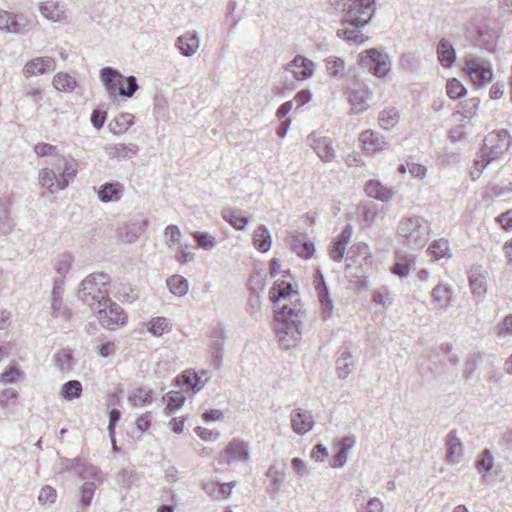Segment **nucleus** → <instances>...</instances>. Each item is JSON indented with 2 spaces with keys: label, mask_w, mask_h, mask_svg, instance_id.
Returning a JSON list of instances; mask_svg holds the SVG:
<instances>
[{
  "label": "nucleus",
  "mask_w": 512,
  "mask_h": 512,
  "mask_svg": "<svg viewBox=\"0 0 512 512\" xmlns=\"http://www.w3.org/2000/svg\"><path fill=\"white\" fill-rule=\"evenodd\" d=\"M96 485L94 482H85L80 491V507L86 509L92 502Z\"/></svg>",
  "instance_id": "obj_51"
},
{
  "label": "nucleus",
  "mask_w": 512,
  "mask_h": 512,
  "mask_svg": "<svg viewBox=\"0 0 512 512\" xmlns=\"http://www.w3.org/2000/svg\"><path fill=\"white\" fill-rule=\"evenodd\" d=\"M437 56L440 64L450 68L456 60V51L453 45L445 38H442L437 45Z\"/></svg>",
  "instance_id": "obj_32"
},
{
  "label": "nucleus",
  "mask_w": 512,
  "mask_h": 512,
  "mask_svg": "<svg viewBox=\"0 0 512 512\" xmlns=\"http://www.w3.org/2000/svg\"><path fill=\"white\" fill-rule=\"evenodd\" d=\"M446 91H447V95L451 99L461 98L464 95H466V93H467V89L465 88V86L462 84V82H460L456 78H452V79L448 80V82L446 84Z\"/></svg>",
  "instance_id": "obj_52"
},
{
  "label": "nucleus",
  "mask_w": 512,
  "mask_h": 512,
  "mask_svg": "<svg viewBox=\"0 0 512 512\" xmlns=\"http://www.w3.org/2000/svg\"><path fill=\"white\" fill-rule=\"evenodd\" d=\"M483 142L480 156L475 160L474 168L470 172L473 180L478 179L488 164L502 158L504 153L512 146V138L505 129L490 132Z\"/></svg>",
  "instance_id": "obj_3"
},
{
  "label": "nucleus",
  "mask_w": 512,
  "mask_h": 512,
  "mask_svg": "<svg viewBox=\"0 0 512 512\" xmlns=\"http://www.w3.org/2000/svg\"><path fill=\"white\" fill-rule=\"evenodd\" d=\"M54 87L63 92H71L76 87V80L68 73H57L53 78Z\"/></svg>",
  "instance_id": "obj_46"
},
{
  "label": "nucleus",
  "mask_w": 512,
  "mask_h": 512,
  "mask_svg": "<svg viewBox=\"0 0 512 512\" xmlns=\"http://www.w3.org/2000/svg\"><path fill=\"white\" fill-rule=\"evenodd\" d=\"M175 258L180 264H186L194 259V254L189 250L187 244H179Z\"/></svg>",
  "instance_id": "obj_63"
},
{
  "label": "nucleus",
  "mask_w": 512,
  "mask_h": 512,
  "mask_svg": "<svg viewBox=\"0 0 512 512\" xmlns=\"http://www.w3.org/2000/svg\"><path fill=\"white\" fill-rule=\"evenodd\" d=\"M429 252L435 259H441L448 256L449 244L445 239L435 240L429 246Z\"/></svg>",
  "instance_id": "obj_53"
},
{
  "label": "nucleus",
  "mask_w": 512,
  "mask_h": 512,
  "mask_svg": "<svg viewBox=\"0 0 512 512\" xmlns=\"http://www.w3.org/2000/svg\"><path fill=\"white\" fill-rule=\"evenodd\" d=\"M360 141L363 144L365 152L369 155H374L383 149V138L379 133L367 130L361 133Z\"/></svg>",
  "instance_id": "obj_31"
},
{
  "label": "nucleus",
  "mask_w": 512,
  "mask_h": 512,
  "mask_svg": "<svg viewBox=\"0 0 512 512\" xmlns=\"http://www.w3.org/2000/svg\"><path fill=\"white\" fill-rule=\"evenodd\" d=\"M124 185L119 181L105 182L97 189V196L102 203L118 202L123 197Z\"/></svg>",
  "instance_id": "obj_22"
},
{
  "label": "nucleus",
  "mask_w": 512,
  "mask_h": 512,
  "mask_svg": "<svg viewBox=\"0 0 512 512\" xmlns=\"http://www.w3.org/2000/svg\"><path fill=\"white\" fill-rule=\"evenodd\" d=\"M128 401L132 406H144L152 402V391L138 387L130 392Z\"/></svg>",
  "instance_id": "obj_43"
},
{
  "label": "nucleus",
  "mask_w": 512,
  "mask_h": 512,
  "mask_svg": "<svg viewBox=\"0 0 512 512\" xmlns=\"http://www.w3.org/2000/svg\"><path fill=\"white\" fill-rule=\"evenodd\" d=\"M71 359V354L66 350L58 352L54 357L55 365L61 371H68L71 369Z\"/></svg>",
  "instance_id": "obj_57"
},
{
  "label": "nucleus",
  "mask_w": 512,
  "mask_h": 512,
  "mask_svg": "<svg viewBox=\"0 0 512 512\" xmlns=\"http://www.w3.org/2000/svg\"><path fill=\"white\" fill-rule=\"evenodd\" d=\"M291 429L297 435L303 436L314 427V417L308 410L295 408L290 413Z\"/></svg>",
  "instance_id": "obj_14"
},
{
  "label": "nucleus",
  "mask_w": 512,
  "mask_h": 512,
  "mask_svg": "<svg viewBox=\"0 0 512 512\" xmlns=\"http://www.w3.org/2000/svg\"><path fill=\"white\" fill-rule=\"evenodd\" d=\"M251 460L249 442L241 438L231 439L222 454V461L227 465L247 464Z\"/></svg>",
  "instance_id": "obj_9"
},
{
  "label": "nucleus",
  "mask_w": 512,
  "mask_h": 512,
  "mask_svg": "<svg viewBox=\"0 0 512 512\" xmlns=\"http://www.w3.org/2000/svg\"><path fill=\"white\" fill-rule=\"evenodd\" d=\"M375 0H343L342 11L344 28L337 31V35L351 44L360 45L366 42L367 37L361 32L372 19Z\"/></svg>",
  "instance_id": "obj_2"
},
{
  "label": "nucleus",
  "mask_w": 512,
  "mask_h": 512,
  "mask_svg": "<svg viewBox=\"0 0 512 512\" xmlns=\"http://www.w3.org/2000/svg\"><path fill=\"white\" fill-rule=\"evenodd\" d=\"M254 246L261 252H267L271 248V234L265 225L258 226L253 235Z\"/></svg>",
  "instance_id": "obj_38"
},
{
  "label": "nucleus",
  "mask_w": 512,
  "mask_h": 512,
  "mask_svg": "<svg viewBox=\"0 0 512 512\" xmlns=\"http://www.w3.org/2000/svg\"><path fill=\"white\" fill-rule=\"evenodd\" d=\"M56 170V182L60 180L67 184V187L77 175L78 167L74 159L65 156H57V159L51 162Z\"/></svg>",
  "instance_id": "obj_13"
},
{
  "label": "nucleus",
  "mask_w": 512,
  "mask_h": 512,
  "mask_svg": "<svg viewBox=\"0 0 512 512\" xmlns=\"http://www.w3.org/2000/svg\"><path fill=\"white\" fill-rule=\"evenodd\" d=\"M106 120V112L95 109L91 114V123L97 130L101 129Z\"/></svg>",
  "instance_id": "obj_64"
},
{
  "label": "nucleus",
  "mask_w": 512,
  "mask_h": 512,
  "mask_svg": "<svg viewBox=\"0 0 512 512\" xmlns=\"http://www.w3.org/2000/svg\"><path fill=\"white\" fill-rule=\"evenodd\" d=\"M56 68L55 61L51 57H37L28 61L23 73L26 77L41 75L54 71Z\"/></svg>",
  "instance_id": "obj_24"
},
{
  "label": "nucleus",
  "mask_w": 512,
  "mask_h": 512,
  "mask_svg": "<svg viewBox=\"0 0 512 512\" xmlns=\"http://www.w3.org/2000/svg\"><path fill=\"white\" fill-rule=\"evenodd\" d=\"M493 466L494 459L492 453L488 449L483 450L476 461L477 470L482 473L483 478H486L490 475Z\"/></svg>",
  "instance_id": "obj_42"
},
{
  "label": "nucleus",
  "mask_w": 512,
  "mask_h": 512,
  "mask_svg": "<svg viewBox=\"0 0 512 512\" xmlns=\"http://www.w3.org/2000/svg\"><path fill=\"white\" fill-rule=\"evenodd\" d=\"M16 399L17 392L14 389H5L0 394V407L3 409L11 408L15 405Z\"/></svg>",
  "instance_id": "obj_58"
},
{
  "label": "nucleus",
  "mask_w": 512,
  "mask_h": 512,
  "mask_svg": "<svg viewBox=\"0 0 512 512\" xmlns=\"http://www.w3.org/2000/svg\"><path fill=\"white\" fill-rule=\"evenodd\" d=\"M57 498V492L56 490L51 486H44L38 495V501L41 504H48L51 505L56 501Z\"/></svg>",
  "instance_id": "obj_59"
},
{
  "label": "nucleus",
  "mask_w": 512,
  "mask_h": 512,
  "mask_svg": "<svg viewBox=\"0 0 512 512\" xmlns=\"http://www.w3.org/2000/svg\"><path fill=\"white\" fill-rule=\"evenodd\" d=\"M314 284L317 293V298L320 304V317L322 321H328L333 316L334 303L332 298L330 297L327 284L320 270H317L314 275Z\"/></svg>",
  "instance_id": "obj_10"
},
{
  "label": "nucleus",
  "mask_w": 512,
  "mask_h": 512,
  "mask_svg": "<svg viewBox=\"0 0 512 512\" xmlns=\"http://www.w3.org/2000/svg\"><path fill=\"white\" fill-rule=\"evenodd\" d=\"M352 235L353 227L348 224L343 228L340 235L331 243L329 255L333 261L340 262L343 259Z\"/></svg>",
  "instance_id": "obj_20"
},
{
  "label": "nucleus",
  "mask_w": 512,
  "mask_h": 512,
  "mask_svg": "<svg viewBox=\"0 0 512 512\" xmlns=\"http://www.w3.org/2000/svg\"><path fill=\"white\" fill-rule=\"evenodd\" d=\"M74 257L71 253L65 252L57 255L52 261V267L55 271L54 286H62L72 267Z\"/></svg>",
  "instance_id": "obj_19"
},
{
  "label": "nucleus",
  "mask_w": 512,
  "mask_h": 512,
  "mask_svg": "<svg viewBox=\"0 0 512 512\" xmlns=\"http://www.w3.org/2000/svg\"><path fill=\"white\" fill-rule=\"evenodd\" d=\"M163 400L166 401L165 411L167 413H174L183 406L186 397L182 392L172 391L167 393Z\"/></svg>",
  "instance_id": "obj_44"
},
{
  "label": "nucleus",
  "mask_w": 512,
  "mask_h": 512,
  "mask_svg": "<svg viewBox=\"0 0 512 512\" xmlns=\"http://www.w3.org/2000/svg\"><path fill=\"white\" fill-rule=\"evenodd\" d=\"M133 119L134 116L130 113H120L109 123V130L115 135L123 134L133 124Z\"/></svg>",
  "instance_id": "obj_37"
},
{
  "label": "nucleus",
  "mask_w": 512,
  "mask_h": 512,
  "mask_svg": "<svg viewBox=\"0 0 512 512\" xmlns=\"http://www.w3.org/2000/svg\"><path fill=\"white\" fill-rule=\"evenodd\" d=\"M169 291L175 296L182 297L188 293L189 283L186 278L181 275H172L166 280Z\"/></svg>",
  "instance_id": "obj_40"
},
{
  "label": "nucleus",
  "mask_w": 512,
  "mask_h": 512,
  "mask_svg": "<svg viewBox=\"0 0 512 512\" xmlns=\"http://www.w3.org/2000/svg\"><path fill=\"white\" fill-rule=\"evenodd\" d=\"M12 229L7 203L0 199V234H7Z\"/></svg>",
  "instance_id": "obj_54"
},
{
  "label": "nucleus",
  "mask_w": 512,
  "mask_h": 512,
  "mask_svg": "<svg viewBox=\"0 0 512 512\" xmlns=\"http://www.w3.org/2000/svg\"><path fill=\"white\" fill-rule=\"evenodd\" d=\"M147 226V220L144 218L132 219L124 223L117 229L119 238L127 243L137 241Z\"/></svg>",
  "instance_id": "obj_16"
},
{
  "label": "nucleus",
  "mask_w": 512,
  "mask_h": 512,
  "mask_svg": "<svg viewBox=\"0 0 512 512\" xmlns=\"http://www.w3.org/2000/svg\"><path fill=\"white\" fill-rule=\"evenodd\" d=\"M182 233L178 226L176 225H168L164 230V237L166 239V243L169 247L179 243L181 239Z\"/></svg>",
  "instance_id": "obj_55"
},
{
  "label": "nucleus",
  "mask_w": 512,
  "mask_h": 512,
  "mask_svg": "<svg viewBox=\"0 0 512 512\" xmlns=\"http://www.w3.org/2000/svg\"><path fill=\"white\" fill-rule=\"evenodd\" d=\"M99 474H100V470L96 466L85 461L82 466L79 477L84 480H87V479H96L97 480L99 478Z\"/></svg>",
  "instance_id": "obj_62"
},
{
  "label": "nucleus",
  "mask_w": 512,
  "mask_h": 512,
  "mask_svg": "<svg viewBox=\"0 0 512 512\" xmlns=\"http://www.w3.org/2000/svg\"><path fill=\"white\" fill-rule=\"evenodd\" d=\"M451 293L452 291L448 286L438 284L433 288L431 294L434 302L445 304V306H449Z\"/></svg>",
  "instance_id": "obj_50"
},
{
  "label": "nucleus",
  "mask_w": 512,
  "mask_h": 512,
  "mask_svg": "<svg viewBox=\"0 0 512 512\" xmlns=\"http://www.w3.org/2000/svg\"><path fill=\"white\" fill-rule=\"evenodd\" d=\"M469 285L472 293L482 297L487 291V279L480 266H474L468 271Z\"/></svg>",
  "instance_id": "obj_28"
},
{
  "label": "nucleus",
  "mask_w": 512,
  "mask_h": 512,
  "mask_svg": "<svg viewBox=\"0 0 512 512\" xmlns=\"http://www.w3.org/2000/svg\"><path fill=\"white\" fill-rule=\"evenodd\" d=\"M192 236L201 249L212 250L216 246V238L207 232L195 231Z\"/></svg>",
  "instance_id": "obj_48"
},
{
  "label": "nucleus",
  "mask_w": 512,
  "mask_h": 512,
  "mask_svg": "<svg viewBox=\"0 0 512 512\" xmlns=\"http://www.w3.org/2000/svg\"><path fill=\"white\" fill-rule=\"evenodd\" d=\"M325 67L328 75L331 78L341 80L345 78L346 66L342 58L336 56H329L325 60Z\"/></svg>",
  "instance_id": "obj_36"
},
{
  "label": "nucleus",
  "mask_w": 512,
  "mask_h": 512,
  "mask_svg": "<svg viewBox=\"0 0 512 512\" xmlns=\"http://www.w3.org/2000/svg\"><path fill=\"white\" fill-rule=\"evenodd\" d=\"M125 81L126 87L122 85L119 89V95L125 97H132L134 93L138 90L139 86L137 84V80L135 76L124 77L123 82Z\"/></svg>",
  "instance_id": "obj_56"
},
{
  "label": "nucleus",
  "mask_w": 512,
  "mask_h": 512,
  "mask_svg": "<svg viewBox=\"0 0 512 512\" xmlns=\"http://www.w3.org/2000/svg\"><path fill=\"white\" fill-rule=\"evenodd\" d=\"M222 217L236 230H243L249 223V218L244 216L241 210L235 208L223 209Z\"/></svg>",
  "instance_id": "obj_35"
},
{
  "label": "nucleus",
  "mask_w": 512,
  "mask_h": 512,
  "mask_svg": "<svg viewBox=\"0 0 512 512\" xmlns=\"http://www.w3.org/2000/svg\"><path fill=\"white\" fill-rule=\"evenodd\" d=\"M407 170L413 177L418 179H423L427 173V168L424 165L415 162L413 158H410L405 164H400L398 167V172L400 174H405Z\"/></svg>",
  "instance_id": "obj_45"
},
{
  "label": "nucleus",
  "mask_w": 512,
  "mask_h": 512,
  "mask_svg": "<svg viewBox=\"0 0 512 512\" xmlns=\"http://www.w3.org/2000/svg\"><path fill=\"white\" fill-rule=\"evenodd\" d=\"M286 242L301 258L309 259L315 252L314 244L307 240L304 233H292L286 238Z\"/></svg>",
  "instance_id": "obj_18"
},
{
  "label": "nucleus",
  "mask_w": 512,
  "mask_h": 512,
  "mask_svg": "<svg viewBox=\"0 0 512 512\" xmlns=\"http://www.w3.org/2000/svg\"><path fill=\"white\" fill-rule=\"evenodd\" d=\"M446 461L449 464H458L464 457V446L458 436L457 430H451L446 436Z\"/></svg>",
  "instance_id": "obj_17"
},
{
  "label": "nucleus",
  "mask_w": 512,
  "mask_h": 512,
  "mask_svg": "<svg viewBox=\"0 0 512 512\" xmlns=\"http://www.w3.org/2000/svg\"><path fill=\"white\" fill-rule=\"evenodd\" d=\"M354 370V361L349 351H342L336 361V371L340 379H346Z\"/></svg>",
  "instance_id": "obj_39"
},
{
  "label": "nucleus",
  "mask_w": 512,
  "mask_h": 512,
  "mask_svg": "<svg viewBox=\"0 0 512 512\" xmlns=\"http://www.w3.org/2000/svg\"><path fill=\"white\" fill-rule=\"evenodd\" d=\"M104 151L109 158L126 160L136 156L139 152V147L134 143L107 144Z\"/></svg>",
  "instance_id": "obj_26"
},
{
  "label": "nucleus",
  "mask_w": 512,
  "mask_h": 512,
  "mask_svg": "<svg viewBox=\"0 0 512 512\" xmlns=\"http://www.w3.org/2000/svg\"><path fill=\"white\" fill-rule=\"evenodd\" d=\"M397 233L402 242L410 245L421 247L428 239V226L420 216H409L403 218L397 228Z\"/></svg>",
  "instance_id": "obj_5"
},
{
  "label": "nucleus",
  "mask_w": 512,
  "mask_h": 512,
  "mask_svg": "<svg viewBox=\"0 0 512 512\" xmlns=\"http://www.w3.org/2000/svg\"><path fill=\"white\" fill-rule=\"evenodd\" d=\"M146 326L148 331L154 336H161L164 333H168L172 328L170 320L166 317L152 318Z\"/></svg>",
  "instance_id": "obj_41"
},
{
  "label": "nucleus",
  "mask_w": 512,
  "mask_h": 512,
  "mask_svg": "<svg viewBox=\"0 0 512 512\" xmlns=\"http://www.w3.org/2000/svg\"><path fill=\"white\" fill-rule=\"evenodd\" d=\"M175 45L183 56L191 57L198 50L200 43L195 33H185L177 38Z\"/></svg>",
  "instance_id": "obj_30"
},
{
  "label": "nucleus",
  "mask_w": 512,
  "mask_h": 512,
  "mask_svg": "<svg viewBox=\"0 0 512 512\" xmlns=\"http://www.w3.org/2000/svg\"><path fill=\"white\" fill-rule=\"evenodd\" d=\"M51 315L54 318L62 317L64 319H69L71 313L67 307L63 305L62 296H61V288L60 286H54L52 289V299H51Z\"/></svg>",
  "instance_id": "obj_34"
},
{
  "label": "nucleus",
  "mask_w": 512,
  "mask_h": 512,
  "mask_svg": "<svg viewBox=\"0 0 512 512\" xmlns=\"http://www.w3.org/2000/svg\"><path fill=\"white\" fill-rule=\"evenodd\" d=\"M360 63L365 67L371 74L382 78L384 72L382 66L384 65V57L381 52L377 49L372 48L366 50L360 59Z\"/></svg>",
  "instance_id": "obj_23"
},
{
  "label": "nucleus",
  "mask_w": 512,
  "mask_h": 512,
  "mask_svg": "<svg viewBox=\"0 0 512 512\" xmlns=\"http://www.w3.org/2000/svg\"><path fill=\"white\" fill-rule=\"evenodd\" d=\"M285 69L291 72L296 80L304 81L314 76L316 64L307 57L297 55L286 65Z\"/></svg>",
  "instance_id": "obj_11"
},
{
  "label": "nucleus",
  "mask_w": 512,
  "mask_h": 512,
  "mask_svg": "<svg viewBox=\"0 0 512 512\" xmlns=\"http://www.w3.org/2000/svg\"><path fill=\"white\" fill-rule=\"evenodd\" d=\"M346 94L351 114H362L368 109L370 92L364 85L356 84L354 87L348 88Z\"/></svg>",
  "instance_id": "obj_12"
},
{
  "label": "nucleus",
  "mask_w": 512,
  "mask_h": 512,
  "mask_svg": "<svg viewBox=\"0 0 512 512\" xmlns=\"http://www.w3.org/2000/svg\"><path fill=\"white\" fill-rule=\"evenodd\" d=\"M269 297L273 303L291 300L290 304H284L275 314V331L280 346L290 349L297 346L303 335L306 309L298 298V291L290 282L278 279L269 290Z\"/></svg>",
  "instance_id": "obj_1"
},
{
  "label": "nucleus",
  "mask_w": 512,
  "mask_h": 512,
  "mask_svg": "<svg viewBox=\"0 0 512 512\" xmlns=\"http://www.w3.org/2000/svg\"><path fill=\"white\" fill-rule=\"evenodd\" d=\"M463 70L476 86L487 85L493 80L492 65L482 58H467Z\"/></svg>",
  "instance_id": "obj_7"
},
{
  "label": "nucleus",
  "mask_w": 512,
  "mask_h": 512,
  "mask_svg": "<svg viewBox=\"0 0 512 512\" xmlns=\"http://www.w3.org/2000/svg\"><path fill=\"white\" fill-rule=\"evenodd\" d=\"M40 14L50 22L65 23L68 19L66 8L55 1H45L39 5Z\"/></svg>",
  "instance_id": "obj_21"
},
{
  "label": "nucleus",
  "mask_w": 512,
  "mask_h": 512,
  "mask_svg": "<svg viewBox=\"0 0 512 512\" xmlns=\"http://www.w3.org/2000/svg\"><path fill=\"white\" fill-rule=\"evenodd\" d=\"M414 259L405 252L398 251L394 257V263L390 268L393 275L399 278L406 277L414 266Z\"/></svg>",
  "instance_id": "obj_29"
},
{
  "label": "nucleus",
  "mask_w": 512,
  "mask_h": 512,
  "mask_svg": "<svg viewBox=\"0 0 512 512\" xmlns=\"http://www.w3.org/2000/svg\"><path fill=\"white\" fill-rule=\"evenodd\" d=\"M365 191L369 197L381 201L384 200V190L382 189V186L379 182L370 180L365 187Z\"/></svg>",
  "instance_id": "obj_60"
},
{
  "label": "nucleus",
  "mask_w": 512,
  "mask_h": 512,
  "mask_svg": "<svg viewBox=\"0 0 512 512\" xmlns=\"http://www.w3.org/2000/svg\"><path fill=\"white\" fill-rule=\"evenodd\" d=\"M34 151L40 157L54 156L56 160L57 156H59L57 154V149L55 146L44 142L36 144L34 147Z\"/></svg>",
  "instance_id": "obj_61"
},
{
  "label": "nucleus",
  "mask_w": 512,
  "mask_h": 512,
  "mask_svg": "<svg viewBox=\"0 0 512 512\" xmlns=\"http://www.w3.org/2000/svg\"><path fill=\"white\" fill-rule=\"evenodd\" d=\"M100 79L111 96L119 95L124 76L118 70L112 67H104L100 70Z\"/></svg>",
  "instance_id": "obj_25"
},
{
  "label": "nucleus",
  "mask_w": 512,
  "mask_h": 512,
  "mask_svg": "<svg viewBox=\"0 0 512 512\" xmlns=\"http://www.w3.org/2000/svg\"><path fill=\"white\" fill-rule=\"evenodd\" d=\"M307 143L322 161L328 163L335 159V150L332 148L330 138L320 136L314 132L307 137Z\"/></svg>",
  "instance_id": "obj_15"
},
{
  "label": "nucleus",
  "mask_w": 512,
  "mask_h": 512,
  "mask_svg": "<svg viewBox=\"0 0 512 512\" xmlns=\"http://www.w3.org/2000/svg\"><path fill=\"white\" fill-rule=\"evenodd\" d=\"M178 384L192 387L195 392L203 388V383L196 381V372L187 370L177 377Z\"/></svg>",
  "instance_id": "obj_49"
},
{
  "label": "nucleus",
  "mask_w": 512,
  "mask_h": 512,
  "mask_svg": "<svg viewBox=\"0 0 512 512\" xmlns=\"http://www.w3.org/2000/svg\"><path fill=\"white\" fill-rule=\"evenodd\" d=\"M38 181L41 187L47 189L50 193H57L67 188L63 181L56 182V170L52 168H42L38 173Z\"/></svg>",
  "instance_id": "obj_27"
},
{
  "label": "nucleus",
  "mask_w": 512,
  "mask_h": 512,
  "mask_svg": "<svg viewBox=\"0 0 512 512\" xmlns=\"http://www.w3.org/2000/svg\"><path fill=\"white\" fill-rule=\"evenodd\" d=\"M109 276L104 273H93L82 282L79 290V298L94 308L98 304L107 303Z\"/></svg>",
  "instance_id": "obj_4"
},
{
  "label": "nucleus",
  "mask_w": 512,
  "mask_h": 512,
  "mask_svg": "<svg viewBox=\"0 0 512 512\" xmlns=\"http://www.w3.org/2000/svg\"><path fill=\"white\" fill-rule=\"evenodd\" d=\"M93 309L97 311V317L104 328L113 330L126 323L124 310L108 297L107 303L98 304Z\"/></svg>",
  "instance_id": "obj_8"
},
{
  "label": "nucleus",
  "mask_w": 512,
  "mask_h": 512,
  "mask_svg": "<svg viewBox=\"0 0 512 512\" xmlns=\"http://www.w3.org/2000/svg\"><path fill=\"white\" fill-rule=\"evenodd\" d=\"M354 445L355 440L352 437H344L338 442V449L332 460V466L334 468H340L346 464L348 454L353 449Z\"/></svg>",
  "instance_id": "obj_33"
},
{
  "label": "nucleus",
  "mask_w": 512,
  "mask_h": 512,
  "mask_svg": "<svg viewBox=\"0 0 512 512\" xmlns=\"http://www.w3.org/2000/svg\"><path fill=\"white\" fill-rule=\"evenodd\" d=\"M82 384L78 380H69L61 388V396L68 401L77 399L82 393Z\"/></svg>",
  "instance_id": "obj_47"
},
{
  "label": "nucleus",
  "mask_w": 512,
  "mask_h": 512,
  "mask_svg": "<svg viewBox=\"0 0 512 512\" xmlns=\"http://www.w3.org/2000/svg\"><path fill=\"white\" fill-rule=\"evenodd\" d=\"M37 25V21L25 14L12 13L0 9V31L22 35L33 30Z\"/></svg>",
  "instance_id": "obj_6"
}]
</instances>
